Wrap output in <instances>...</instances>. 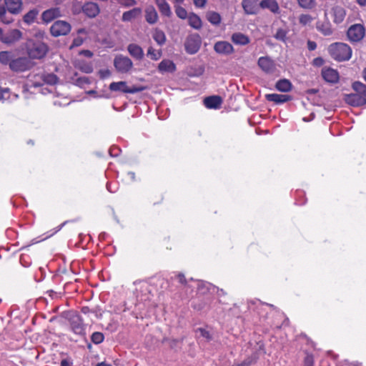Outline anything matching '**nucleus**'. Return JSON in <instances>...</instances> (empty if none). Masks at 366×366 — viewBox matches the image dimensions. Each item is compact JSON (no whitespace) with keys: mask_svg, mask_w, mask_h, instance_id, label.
<instances>
[{"mask_svg":"<svg viewBox=\"0 0 366 366\" xmlns=\"http://www.w3.org/2000/svg\"><path fill=\"white\" fill-rule=\"evenodd\" d=\"M92 69L90 66L86 68V69H85V72H86V73H90V72H92Z\"/></svg>","mask_w":366,"mask_h":366,"instance_id":"nucleus-62","label":"nucleus"},{"mask_svg":"<svg viewBox=\"0 0 366 366\" xmlns=\"http://www.w3.org/2000/svg\"><path fill=\"white\" fill-rule=\"evenodd\" d=\"M66 318L69 321L71 329L75 334L83 335L84 333L83 320L76 312H68Z\"/></svg>","mask_w":366,"mask_h":366,"instance_id":"nucleus-3","label":"nucleus"},{"mask_svg":"<svg viewBox=\"0 0 366 366\" xmlns=\"http://www.w3.org/2000/svg\"><path fill=\"white\" fill-rule=\"evenodd\" d=\"M142 14V9L139 7L134 8L129 11L123 13L122 20L124 22L131 21L132 19H137Z\"/></svg>","mask_w":366,"mask_h":366,"instance_id":"nucleus-25","label":"nucleus"},{"mask_svg":"<svg viewBox=\"0 0 366 366\" xmlns=\"http://www.w3.org/2000/svg\"><path fill=\"white\" fill-rule=\"evenodd\" d=\"M314 357L311 354H307L304 360V366H314Z\"/></svg>","mask_w":366,"mask_h":366,"instance_id":"nucleus-46","label":"nucleus"},{"mask_svg":"<svg viewBox=\"0 0 366 366\" xmlns=\"http://www.w3.org/2000/svg\"><path fill=\"white\" fill-rule=\"evenodd\" d=\"M176 14L180 19H184L187 16V12L185 9L182 6H177L175 9Z\"/></svg>","mask_w":366,"mask_h":366,"instance_id":"nucleus-44","label":"nucleus"},{"mask_svg":"<svg viewBox=\"0 0 366 366\" xmlns=\"http://www.w3.org/2000/svg\"><path fill=\"white\" fill-rule=\"evenodd\" d=\"M330 56L338 61H347L351 58L352 49L347 44L337 42L328 48Z\"/></svg>","mask_w":366,"mask_h":366,"instance_id":"nucleus-2","label":"nucleus"},{"mask_svg":"<svg viewBox=\"0 0 366 366\" xmlns=\"http://www.w3.org/2000/svg\"><path fill=\"white\" fill-rule=\"evenodd\" d=\"M34 77H38L41 80L40 81L32 80L34 87H39L44 84L54 85L58 81L57 76L54 74H41V75L34 76Z\"/></svg>","mask_w":366,"mask_h":366,"instance_id":"nucleus-11","label":"nucleus"},{"mask_svg":"<svg viewBox=\"0 0 366 366\" xmlns=\"http://www.w3.org/2000/svg\"><path fill=\"white\" fill-rule=\"evenodd\" d=\"M242 6L247 14H256L259 8L258 0H242Z\"/></svg>","mask_w":366,"mask_h":366,"instance_id":"nucleus-14","label":"nucleus"},{"mask_svg":"<svg viewBox=\"0 0 366 366\" xmlns=\"http://www.w3.org/2000/svg\"><path fill=\"white\" fill-rule=\"evenodd\" d=\"M355 1H356L357 4L361 7L366 6V0H355Z\"/></svg>","mask_w":366,"mask_h":366,"instance_id":"nucleus-56","label":"nucleus"},{"mask_svg":"<svg viewBox=\"0 0 366 366\" xmlns=\"http://www.w3.org/2000/svg\"><path fill=\"white\" fill-rule=\"evenodd\" d=\"M48 51V47L46 44L38 41L34 43L28 50V54L31 59H41Z\"/></svg>","mask_w":366,"mask_h":366,"instance_id":"nucleus-6","label":"nucleus"},{"mask_svg":"<svg viewBox=\"0 0 366 366\" xmlns=\"http://www.w3.org/2000/svg\"><path fill=\"white\" fill-rule=\"evenodd\" d=\"M365 33L364 26L360 24H355L348 29L347 35L351 41L357 42L363 39Z\"/></svg>","mask_w":366,"mask_h":366,"instance_id":"nucleus-8","label":"nucleus"},{"mask_svg":"<svg viewBox=\"0 0 366 366\" xmlns=\"http://www.w3.org/2000/svg\"><path fill=\"white\" fill-rule=\"evenodd\" d=\"M317 44L315 41H307V48L310 51H313L316 49Z\"/></svg>","mask_w":366,"mask_h":366,"instance_id":"nucleus-51","label":"nucleus"},{"mask_svg":"<svg viewBox=\"0 0 366 366\" xmlns=\"http://www.w3.org/2000/svg\"><path fill=\"white\" fill-rule=\"evenodd\" d=\"M207 19L213 25H219L222 18L219 13L216 11H209L207 14Z\"/></svg>","mask_w":366,"mask_h":366,"instance_id":"nucleus-35","label":"nucleus"},{"mask_svg":"<svg viewBox=\"0 0 366 366\" xmlns=\"http://www.w3.org/2000/svg\"><path fill=\"white\" fill-rule=\"evenodd\" d=\"M317 29L325 36H330L333 32L331 24L329 22L317 23Z\"/></svg>","mask_w":366,"mask_h":366,"instance_id":"nucleus-32","label":"nucleus"},{"mask_svg":"<svg viewBox=\"0 0 366 366\" xmlns=\"http://www.w3.org/2000/svg\"><path fill=\"white\" fill-rule=\"evenodd\" d=\"M259 7L267 9L273 14L280 13V6L276 0H262L259 3Z\"/></svg>","mask_w":366,"mask_h":366,"instance_id":"nucleus-20","label":"nucleus"},{"mask_svg":"<svg viewBox=\"0 0 366 366\" xmlns=\"http://www.w3.org/2000/svg\"><path fill=\"white\" fill-rule=\"evenodd\" d=\"M32 64L26 57H19L13 59L9 64V68L16 72H21L29 69Z\"/></svg>","mask_w":366,"mask_h":366,"instance_id":"nucleus-9","label":"nucleus"},{"mask_svg":"<svg viewBox=\"0 0 366 366\" xmlns=\"http://www.w3.org/2000/svg\"><path fill=\"white\" fill-rule=\"evenodd\" d=\"M286 36H287V31L286 30L283 29H279L275 35L274 38L277 40L285 41H286Z\"/></svg>","mask_w":366,"mask_h":366,"instance_id":"nucleus-41","label":"nucleus"},{"mask_svg":"<svg viewBox=\"0 0 366 366\" xmlns=\"http://www.w3.org/2000/svg\"><path fill=\"white\" fill-rule=\"evenodd\" d=\"M6 9L4 6H0V18L1 21L6 24L11 22L10 20L6 19Z\"/></svg>","mask_w":366,"mask_h":366,"instance_id":"nucleus-47","label":"nucleus"},{"mask_svg":"<svg viewBox=\"0 0 366 366\" xmlns=\"http://www.w3.org/2000/svg\"><path fill=\"white\" fill-rule=\"evenodd\" d=\"M129 54L134 58L140 60L144 56V51L142 47L135 44H130L127 47Z\"/></svg>","mask_w":366,"mask_h":366,"instance_id":"nucleus-27","label":"nucleus"},{"mask_svg":"<svg viewBox=\"0 0 366 366\" xmlns=\"http://www.w3.org/2000/svg\"><path fill=\"white\" fill-rule=\"evenodd\" d=\"M96 366H112L110 364L106 363L104 362H102L98 363Z\"/></svg>","mask_w":366,"mask_h":366,"instance_id":"nucleus-59","label":"nucleus"},{"mask_svg":"<svg viewBox=\"0 0 366 366\" xmlns=\"http://www.w3.org/2000/svg\"><path fill=\"white\" fill-rule=\"evenodd\" d=\"M354 93L345 94V102L352 107H361L366 104V84L355 81L352 84Z\"/></svg>","mask_w":366,"mask_h":366,"instance_id":"nucleus-1","label":"nucleus"},{"mask_svg":"<svg viewBox=\"0 0 366 366\" xmlns=\"http://www.w3.org/2000/svg\"><path fill=\"white\" fill-rule=\"evenodd\" d=\"M257 64L259 68L266 74H272L276 71V65L274 61L269 56H261L259 58Z\"/></svg>","mask_w":366,"mask_h":366,"instance_id":"nucleus-10","label":"nucleus"},{"mask_svg":"<svg viewBox=\"0 0 366 366\" xmlns=\"http://www.w3.org/2000/svg\"><path fill=\"white\" fill-rule=\"evenodd\" d=\"M300 7L311 9L316 6L315 0H297Z\"/></svg>","mask_w":366,"mask_h":366,"instance_id":"nucleus-38","label":"nucleus"},{"mask_svg":"<svg viewBox=\"0 0 366 366\" xmlns=\"http://www.w3.org/2000/svg\"><path fill=\"white\" fill-rule=\"evenodd\" d=\"M61 15L59 8H51L42 13L41 18L44 22H50Z\"/></svg>","mask_w":366,"mask_h":366,"instance_id":"nucleus-21","label":"nucleus"},{"mask_svg":"<svg viewBox=\"0 0 366 366\" xmlns=\"http://www.w3.org/2000/svg\"><path fill=\"white\" fill-rule=\"evenodd\" d=\"M231 40L234 44L241 46L247 45L250 42L249 36L240 32L234 33L231 36Z\"/></svg>","mask_w":366,"mask_h":366,"instance_id":"nucleus-24","label":"nucleus"},{"mask_svg":"<svg viewBox=\"0 0 366 366\" xmlns=\"http://www.w3.org/2000/svg\"><path fill=\"white\" fill-rule=\"evenodd\" d=\"M331 13L333 22L336 24H341L346 16V10L342 6H335L332 8Z\"/></svg>","mask_w":366,"mask_h":366,"instance_id":"nucleus-15","label":"nucleus"},{"mask_svg":"<svg viewBox=\"0 0 366 366\" xmlns=\"http://www.w3.org/2000/svg\"><path fill=\"white\" fill-rule=\"evenodd\" d=\"M363 74H364L365 80L366 81V68L363 71Z\"/></svg>","mask_w":366,"mask_h":366,"instance_id":"nucleus-64","label":"nucleus"},{"mask_svg":"<svg viewBox=\"0 0 366 366\" xmlns=\"http://www.w3.org/2000/svg\"><path fill=\"white\" fill-rule=\"evenodd\" d=\"M158 69L161 72H173L176 70V66L172 61L164 59L159 63Z\"/></svg>","mask_w":366,"mask_h":366,"instance_id":"nucleus-28","label":"nucleus"},{"mask_svg":"<svg viewBox=\"0 0 366 366\" xmlns=\"http://www.w3.org/2000/svg\"><path fill=\"white\" fill-rule=\"evenodd\" d=\"M83 43V39L80 37H77V38H75L73 41V43L71 46V47H76V46H79L82 44Z\"/></svg>","mask_w":366,"mask_h":366,"instance_id":"nucleus-50","label":"nucleus"},{"mask_svg":"<svg viewBox=\"0 0 366 366\" xmlns=\"http://www.w3.org/2000/svg\"><path fill=\"white\" fill-rule=\"evenodd\" d=\"M27 144H31V145H34V142L33 140L30 139L27 142Z\"/></svg>","mask_w":366,"mask_h":366,"instance_id":"nucleus-63","label":"nucleus"},{"mask_svg":"<svg viewBox=\"0 0 366 366\" xmlns=\"http://www.w3.org/2000/svg\"><path fill=\"white\" fill-rule=\"evenodd\" d=\"M145 19L150 24H154L158 21V14L154 6H150L146 8Z\"/></svg>","mask_w":366,"mask_h":366,"instance_id":"nucleus-26","label":"nucleus"},{"mask_svg":"<svg viewBox=\"0 0 366 366\" xmlns=\"http://www.w3.org/2000/svg\"><path fill=\"white\" fill-rule=\"evenodd\" d=\"M36 75H37V74H29V83H30V86H34L32 85V80H33V81H41V80L39 79V78H38V77H35V78H34V76H36Z\"/></svg>","mask_w":366,"mask_h":366,"instance_id":"nucleus-52","label":"nucleus"},{"mask_svg":"<svg viewBox=\"0 0 366 366\" xmlns=\"http://www.w3.org/2000/svg\"><path fill=\"white\" fill-rule=\"evenodd\" d=\"M99 74L102 78H106L110 75V71L109 70H101Z\"/></svg>","mask_w":366,"mask_h":366,"instance_id":"nucleus-53","label":"nucleus"},{"mask_svg":"<svg viewBox=\"0 0 366 366\" xmlns=\"http://www.w3.org/2000/svg\"><path fill=\"white\" fill-rule=\"evenodd\" d=\"M154 41L160 46L163 45L166 41V36L164 31L156 29L152 34Z\"/></svg>","mask_w":366,"mask_h":366,"instance_id":"nucleus-34","label":"nucleus"},{"mask_svg":"<svg viewBox=\"0 0 366 366\" xmlns=\"http://www.w3.org/2000/svg\"><path fill=\"white\" fill-rule=\"evenodd\" d=\"M38 12L36 10H31L24 16V20L27 24H31L34 21L36 18Z\"/></svg>","mask_w":366,"mask_h":366,"instance_id":"nucleus-39","label":"nucleus"},{"mask_svg":"<svg viewBox=\"0 0 366 366\" xmlns=\"http://www.w3.org/2000/svg\"><path fill=\"white\" fill-rule=\"evenodd\" d=\"M155 2L162 15L165 16H171L172 11L170 6L165 0H156Z\"/></svg>","mask_w":366,"mask_h":366,"instance_id":"nucleus-29","label":"nucleus"},{"mask_svg":"<svg viewBox=\"0 0 366 366\" xmlns=\"http://www.w3.org/2000/svg\"><path fill=\"white\" fill-rule=\"evenodd\" d=\"M163 199H164L163 196L160 195L159 201L157 202H154V204L162 202L163 201Z\"/></svg>","mask_w":366,"mask_h":366,"instance_id":"nucleus-61","label":"nucleus"},{"mask_svg":"<svg viewBox=\"0 0 366 366\" xmlns=\"http://www.w3.org/2000/svg\"><path fill=\"white\" fill-rule=\"evenodd\" d=\"M314 62L316 65H321L323 62V60L322 58H316L315 59Z\"/></svg>","mask_w":366,"mask_h":366,"instance_id":"nucleus-57","label":"nucleus"},{"mask_svg":"<svg viewBox=\"0 0 366 366\" xmlns=\"http://www.w3.org/2000/svg\"><path fill=\"white\" fill-rule=\"evenodd\" d=\"M258 359V355L257 353H253L250 356L247 357L241 362H234L232 366H251L256 363Z\"/></svg>","mask_w":366,"mask_h":366,"instance_id":"nucleus-31","label":"nucleus"},{"mask_svg":"<svg viewBox=\"0 0 366 366\" xmlns=\"http://www.w3.org/2000/svg\"><path fill=\"white\" fill-rule=\"evenodd\" d=\"M84 53L89 57H91L92 56V53L89 50L84 51Z\"/></svg>","mask_w":366,"mask_h":366,"instance_id":"nucleus-60","label":"nucleus"},{"mask_svg":"<svg viewBox=\"0 0 366 366\" xmlns=\"http://www.w3.org/2000/svg\"><path fill=\"white\" fill-rule=\"evenodd\" d=\"M109 89L113 92H121L126 94H135L142 92L145 89L144 86H133L129 87L126 81L112 82L109 86Z\"/></svg>","mask_w":366,"mask_h":366,"instance_id":"nucleus-4","label":"nucleus"},{"mask_svg":"<svg viewBox=\"0 0 366 366\" xmlns=\"http://www.w3.org/2000/svg\"><path fill=\"white\" fill-rule=\"evenodd\" d=\"M265 98L267 101L273 102L276 104H282L292 99L290 95L279 94H267L265 95Z\"/></svg>","mask_w":366,"mask_h":366,"instance_id":"nucleus-22","label":"nucleus"},{"mask_svg":"<svg viewBox=\"0 0 366 366\" xmlns=\"http://www.w3.org/2000/svg\"><path fill=\"white\" fill-rule=\"evenodd\" d=\"M71 362L69 360L64 359L61 361V366H71Z\"/></svg>","mask_w":366,"mask_h":366,"instance_id":"nucleus-55","label":"nucleus"},{"mask_svg":"<svg viewBox=\"0 0 366 366\" xmlns=\"http://www.w3.org/2000/svg\"><path fill=\"white\" fill-rule=\"evenodd\" d=\"M162 55L161 50H155L153 47L150 46L147 50V56L152 60H158Z\"/></svg>","mask_w":366,"mask_h":366,"instance_id":"nucleus-36","label":"nucleus"},{"mask_svg":"<svg viewBox=\"0 0 366 366\" xmlns=\"http://www.w3.org/2000/svg\"><path fill=\"white\" fill-rule=\"evenodd\" d=\"M189 24L194 29H199L202 27L201 19L194 14H191L188 16Z\"/></svg>","mask_w":366,"mask_h":366,"instance_id":"nucleus-33","label":"nucleus"},{"mask_svg":"<svg viewBox=\"0 0 366 366\" xmlns=\"http://www.w3.org/2000/svg\"><path fill=\"white\" fill-rule=\"evenodd\" d=\"M344 364L347 366H362L361 363L357 362H349L347 360H345Z\"/></svg>","mask_w":366,"mask_h":366,"instance_id":"nucleus-54","label":"nucleus"},{"mask_svg":"<svg viewBox=\"0 0 366 366\" xmlns=\"http://www.w3.org/2000/svg\"><path fill=\"white\" fill-rule=\"evenodd\" d=\"M312 20V18L309 14H301L299 17L300 24L303 26H305L310 24Z\"/></svg>","mask_w":366,"mask_h":366,"instance_id":"nucleus-42","label":"nucleus"},{"mask_svg":"<svg viewBox=\"0 0 366 366\" xmlns=\"http://www.w3.org/2000/svg\"><path fill=\"white\" fill-rule=\"evenodd\" d=\"M292 83L287 79L279 80L275 85L277 90L282 92H288L292 89Z\"/></svg>","mask_w":366,"mask_h":366,"instance_id":"nucleus-30","label":"nucleus"},{"mask_svg":"<svg viewBox=\"0 0 366 366\" xmlns=\"http://www.w3.org/2000/svg\"><path fill=\"white\" fill-rule=\"evenodd\" d=\"M104 337L102 332H95L92 335L91 340L93 343L97 345L104 341Z\"/></svg>","mask_w":366,"mask_h":366,"instance_id":"nucleus-40","label":"nucleus"},{"mask_svg":"<svg viewBox=\"0 0 366 366\" xmlns=\"http://www.w3.org/2000/svg\"><path fill=\"white\" fill-rule=\"evenodd\" d=\"M214 50L216 53L221 55H230L234 53L233 46L226 41H218L214 45Z\"/></svg>","mask_w":366,"mask_h":366,"instance_id":"nucleus-12","label":"nucleus"},{"mask_svg":"<svg viewBox=\"0 0 366 366\" xmlns=\"http://www.w3.org/2000/svg\"><path fill=\"white\" fill-rule=\"evenodd\" d=\"M71 31V25L65 21H56L51 26L50 31L52 36H59L66 35Z\"/></svg>","mask_w":366,"mask_h":366,"instance_id":"nucleus-7","label":"nucleus"},{"mask_svg":"<svg viewBox=\"0 0 366 366\" xmlns=\"http://www.w3.org/2000/svg\"><path fill=\"white\" fill-rule=\"evenodd\" d=\"M197 332L199 333V337H202L208 341L212 338L209 332L204 329L199 328L197 329Z\"/></svg>","mask_w":366,"mask_h":366,"instance_id":"nucleus-45","label":"nucleus"},{"mask_svg":"<svg viewBox=\"0 0 366 366\" xmlns=\"http://www.w3.org/2000/svg\"><path fill=\"white\" fill-rule=\"evenodd\" d=\"M114 66L121 72H127L132 67V61L128 57L117 56L114 59Z\"/></svg>","mask_w":366,"mask_h":366,"instance_id":"nucleus-13","label":"nucleus"},{"mask_svg":"<svg viewBox=\"0 0 366 366\" xmlns=\"http://www.w3.org/2000/svg\"><path fill=\"white\" fill-rule=\"evenodd\" d=\"M177 279L178 280L179 282L182 285L187 284V280L182 273H179L176 275Z\"/></svg>","mask_w":366,"mask_h":366,"instance_id":"nucleus-49","label":"nucleus"},{"mask_svg":"<svg viewBox=\"0 0 366 366\" xmlns=\"http://www.w3.org/2000/svg\"><path fill=\"white\" fill-rule=\"evenodd\" d=\"M201 44V38L198 34L190 35L186 39L184 48L188 54H194L199 50Z\"/></svg>","mask_w":366,"mask_h":366,"instance_id":"nucleus-5","label":"nucleus"},{"mask_svg":"<svg viewBox=\"0 0 366 366\" xmlns=\"http://www.w3.org/2000/svg\"><path fill=\"white\" fill-rule=\"evenodd\" d=\"M82 11L87 16L93 18L99 14L100 10L97 3L89 1L82 6Z\"/></svg>","mask_w":366,"mask_h":366,"instance_id":"nucleus-17","label":"nucleus"},{"mask_svg":"<svg viewBox=\"0 0 366 366\" xmlns=\"http://www.w3.org/2000/svg\"><path fill=\"white\" fill-rule=\"evenodd\" d=\"M117 1L124 7H132L137 4L136 0H117Z\"/></svg>","mask_w":366,"mask_h":366,"instance_id":"nucleus-43","label":"nucleus"},{"mask_svg":"<svg viewBox=\"0 0 366 366\" xmlns=\"http://www.w3.org/2000/svg\"><path fill=\"white\" fill-rule=\"evenodd\" d=\"M193 2L196 7L204 8L206 5L207 0H193Z\"/></svg>","mask_w":366,"mask_h":366,"instance_id":"nucleus-48","label":"nucleus"},{"mask_svg":"<svg viewBox=\"0 0 366 366\" xmlns=\"http://www.w3.org/2000/svg\"><path fill=\"white\" fill-rule=\"evenodd\" d=\"M4 37V33L3 30L0 28V41H1L2 43H3Z\"/></svg>","mask_w":366,"mask_h":366,"instance_id":"nucleus-58","label":"nucleus"},{"mask_svg":"<svg viewBox=\"0 0 366 366\" xmlns=\"http://www.w3.org/2000/svg\"><path fill=\"white\" fill-rule=\"evenodd\" d=\"M6 9L13 14H19L23 9L22 0H4Z\"/></svg>","mask_w":366,"mask_h":366,"instance_id":"nucleus-16","label":"nucleus"},{"mask_svg":"<svg viewBox=\"0 0 366 366\" xmlns=\"http://www.w3.org/2000/svg\"><path fill=\"white\" fill-rule=\"evenodd\" d=\"M12 54L9 51L0 52V62L3 64H9L12 61Z\"/></svg>","mask_w":366,"mask_h":366,"instance_id":"nucleus-37","label":"nucleus"},{"mask_svg":"<svg viewBox=\"0 0 366 366\" xmlns=\"http://www.w3.org/2000/svg\"><path fill=\"white\" fill-rule=\"evenodd\" d=\"M322 78L327 82L336 83L339 79L338 72L331 68H323L322 70Z\"/></svg>","mask_w":366,"mask_h":366,"instance_id":"nucleus-19","label":"nucleus"},{"mask_svg":"<svg viewBox=\"0 0 366 366\" xmlns=\"http://www.w3.org/2000/svg\"><path fill=\"white\" fill-rule=\"evenodd\" d=\"M204 105L209 109H218L220 107L222 100L219 96L206 97L204 100Z\"/></svg>","mask_w":366,"mask_h":366,"instance_id":"nucleus-23","label":"nucleus"},{"mask_svg":"<svg viewBox=\"0 0 366 366\" xmlns=\"http://www.w3.org/2000/svg\"><path fill=\"white\" fill-rule=\"evenodd\" d=\"M22 34L19 29H11L4 34L3 43L12 44L21 38Z\"/></svg>","mask_w":366,"mask_h":366,"instance_id":"nucleus-18","label":"nucleus"}]
</instances>
